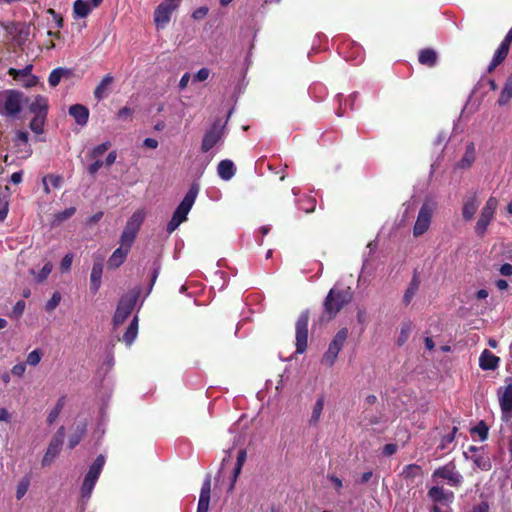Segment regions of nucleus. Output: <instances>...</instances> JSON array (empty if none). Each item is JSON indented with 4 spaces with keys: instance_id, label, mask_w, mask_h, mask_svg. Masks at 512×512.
<instances>
[{
    "instance_id": "14",
    "label": "nucleus",
    "mask_w": 512,
    "mask_h": 512,
    "mask_svg": "<svg viewBox=\"0 0 512 512\" xmlns=\"http://www.w3.org/2000/svg\"><path fill=\"white\" fill-rule=\"evenodd\" d=\"M65 437V427L61 426L55 435L52 437L45 455L42 458L41 465L43 467L49 466L54 459L59 455Z\"/></svg>"
},
{
    "instance_id": "57",
    "label": "nucleus",
    "mask_w": 512,
    "mask_h": 512,
    "mask_svg": "<svg viewBox=\"0 0 512 512\" xmlns=\"http://www.w3.org/2000/svg\"><path fill=\"white\" fill-rule=\"evenodd\" d=\"M210 71L208 68H201L194 76V80L203 82L209 77Z\"/></svg>"
},
{
    "instance_id": "54",
    "label": "nucleus",
    "mask_w": 512,
    "mask_h": 512,
    "mask_svg": "<svg viewBox=\"0 0 512 512\" xmlns=\"http://www.w3.org/2000/svg\"><path fill=\"white\" fill-rule=\"evenodd\" d=\"M457 431H458L457 427H453L452 431L442 438V443H441V446H440L441 449H444L446 444L452 443L454 441L455 434H456Z\"/></svg>"
},
{
    "instance_id": "18",
    "label": "nucleus",
    "mask_w": 512,
    "mask_h": 512,
    "mask_svg": "<svg viewBox=\"0 0 512 512\" xmlns=\"http://www.w3.org/2000/svg\"><path fill=\"white\" fill-rule=\"evenodd\" d=\"M69 115L75 119L78 125L84 126L89 119V109L82 104H74L69 108Z\"/></svg>"
},
{
    "instance_id": "25",
    "label": "nucleus",
    "mask_w": 512,
    "mask_h": 512,
    "mask_svg": "<svg viewBox=\"0 0 512 512\" xmlns=\"http://www.w3.org/2000/svg\"><path fill=\"white\" fill-rule=\"evenodd\" d=\"M87 432L86 423H79L76 425L74 432L71 434L68 440L69 449H74L82 440Z\"/></svg>"
},
{
    "instance_id": "47",
    "label": "nucleus",
    "mask_w": 512,
    "mask_h": 512,
    "mask_svg": "<svg viewBox=\"0 0 512 512\" xmlns=\"http://www.w3.org/2000/svg\"><path fill=\"white\" fill-rule=\"evenodd\" d=\"M210 493H211V475L208 474L203 481L199 497L210 499Z\"/></svg>"
},
{
    "instance_id": "8",
    "label": "nucleus",
    "mask_w": 512,
    "mask_h": 512,
    "mask_svg": "<svg viewBox=\"0 0 512 512\" xmlns=\"http://www.w3.org/2000/svg\"><path fill=\"white\" fill-rule=\"evenodd\" d=\"M143 221V215L141 212H135L131 218L127 221L126 226L121 235V246L122 248L130 251L132 244L135 241L137 233Z\"/></svg>"
},
{
    "instance_id": "36",
    "label": "nucleus",
    "mask_w": 512,
    "mask_h": 512,
    "mask_svg": "<svg viewBox=\"0 0 512 512\" xmlns=\"http://www.w3.org/2000/svg\"><path fill=\"white\" fill-rule=\"evenodd\" d=\"M76 212V208L75 207H69V208H66L65 210L63 211H60L56 214H54V219H53V222L52 224L53 225H59L61 224L62 222L68 220L69 218H71Z\"/></svg>"
},
{
    "instance_id": "62",
    "label": "nucleus",
    "mask_w": 512,
    "mask_h": 512,
    "mask_svg": "<svg viewBox=\"0 0 512 512\" xmlns=\"http://www.w3.org/2000/svg\"><path fill=\"white\" fill-rule=\"evenodd\" d=\"M242 468H243L242 466H239V465L235 464V467L233 469V475H232V479H231V484H230L229 490H233L234 489L235 483H236L239 475L241 474Z\"/></svg>"
},
{
    "instance_id": "44",
    "label": "nucleus",
    "mask_w": 512,
    "mask_h": 512,
    "mask_svg": "<svg viewBox=\"0 0 512 512\" xmlns=\"http://www.w3.org/2000/svg\"><path fill=\"white\" fill-rule=\"evenodd\" d=\"M110 147L111 143L109 141L99 144L92 149L90 152V157L97 159L98 157L102 156Z\"/></svg>"
},
{
    "instance_id": "30",
    "label": "nucleus",
    "mask_w": 512,
    "mask_h": 512,
    "mask_svg": "<svg viewBox=\"0 0 512 512\" xmlns=\"http://www.w3.org/2000/svg\"><path fill=\"white\" fill-rule=\"evenodd\" d=\"M29 140V134L27 131L19 130L16 132L14 144L15 146H24V153L25 156H31L32 154V148L30 144L28 143Z\"/></svg>"
},
{
    "instance_id": "16",
    "label": "nucleus",
    "mask_w": 512,
    "mask_h": 512,
    "mask_svg": "<svg viewBox=\"0 0 512 512\" xmlns=\"http://www.w3.org/2000/svg\"><path fill=\"white\" fill-rule=\"evenodd\" d=\"M103 0H76L73 5V12L77 17H87L93 8H97Z\"/></svg>"
},
{
    "instance_id": "59",
    "label": "nucleus",
    "mask_w": 512,
    "mask_h": 512,
    "mask_svg": "<svg viewBox=\"0 0 512 512\" xmlns=\"http://www.w3.org/2000/svg\"><path fill=\"white\" fill-rule=\"evenodd\" d=\"M8 214V202L5 198L0 197V221H3Z\"/></svg>"
},
{
    "instance_id": "41",
    "label": "nucleus",
    "mask_w": 512,
    "mask_h": 512,
    "mask_svg": "<svg viewBox=\"0 0 512 512\" xmlns=\"http://www.w3.org/2000/svg\"><path fill=\"white\" fill-rule=\"evenodd\" d=\"M29 486L30 480L27 477H24L19 481L16 489V498L18 500L22 499L25 496L29 489Z\"/></svg>"
},
{
    "instance_id": "6",
    "label": "nucleus",
    "mask_w": 512,
    "mask_h": 512,
    "mask_svg": "<svg viewBox=\"0 0 512 512\" xmlns=\"http://www.w3.org/2000/svg\"><path fill=\"white\" fill-rule=\"evenodd\" d=\"M505 387L498 389L497 395L501 409V420L512 427V377H507Z\"/></svg>"
},
{
    "instance_id": "48",
    "label": "nucleus",
    "mask_w": 512,
    "mask_h": 512,
    "mask_svg": "<svg viewBox=\"0 0 512 512\" xmlns=\"http://www.w3.org/2000/svg\"><path fill=\"white\" fill-rule=\"evenodd\" d=\"M61 295L59 292H54L52 297L47 301L45 309L48 312H52L60 303Z\"/></svg>"
},
{
    "instance_id": "35",
    "label": "nucleus",
    "mask_w": 512,
    "mask_h": 512,
    "mask_svg": "<svg viewBox=\"0 0 512 512\" xmlns=\"http://www.w3.org/2000/svg\"><path fill=\"white\" fill-rule=\"evenodd\" d=\"M422 468L417 464H409L406 465L403 469L402 475L405 479H415L416 477H420L422 475Z\"/></svg>"
},
{
    "instance_id": "11",
    "label": "nucleus",
    "mask_w": 512,
    "mask_h": 512,
    "mask_svg": "<svg viewBox=\"0 0 512 512\" xmlns=\"http://www.w3.org/2000/svg\"><path fill=\"white\" fill-rule=\"evenodd\" d=\"M433 212L434 203L425 201L418 212V216L413 227V235L415 237H419L427 232L431 224Z\"/></svg>"
},
{
    "instance_id": "22",
    "label": "nucleus",
    "mask_w": 512,
    "mask_h": 512,
    "mask_svg": "<svg viewBox=\"0 0 512 512\" xmlns=\"http://www.w3.org/2000/svg\"><path fill=\"white\" fill-rule=\"evenodd\" d=\"M479 202L477 200V196L474 194L468 197L462 207V216L466 221H470L474 218V215L478 209Z\"/></svg>"
},
{
    "instance_id": "63",
    "label": "nucleus",
    "mask_w": 512,
    "mask_h": 512,
    "mask_svg": "<svg viewBox=\"0 0 512 512\" xmlns=\"http://www.w3.org/2000/svg\"><path fill=\"white\" fill-rule=\"evenodd\" d=\"M398 446L394 443H388L383 447V454L385 456H391L396 453Z\"/></svg>"
},
{
    "instance_id": "17",
    "label": "nucleus",
    "mask_w": 512,
    "mask_h": 512,
    "mask_svg": "<svg viewBox=\"0 0 512 512\" xmlns=\"http://www.w3.org/2000/svg\"><path fill=\"white\" fill-rule=\"evenodd\" d=\"M500 362V358L491 351L485 349L479 357V366L483 370H495Z\"/></svg>"
},
{
    "instance_id": "38",
    "label": "nucleus",
    "mask_w": 512,
    "mask_h": 512,
    "mask_svg": "<svg viewBox=\"0 0 512 512\" xmlns=\"http://www.w3.org/2000/svg\"><path fill=\"white\" fill-rule=\"evenodd\" d=\"M316 208V200L313 197H305L299 202V209L305 213H312Z\"/></svg>"
},
{
    "instance_id": "43",
    "label": "nucleus",
    "mask_w": 512,
    "mask_h": 512,
    "mask_svg": "<svg viewBox=\"0 0 512 512\" xmlns=\"http://www.w3.org/2000/svg\"><path fill=\"white\" fill-rule=\"evenodd\" d=\"M61 71L62 67H58L50 72L48 77V83L51 87H56L60 83L61 79L63 78Z\"/></svg>"
},
{
    "instance_id": "50",
    "label": "nucleus",
    "mask_w": 512,
    "mask_h": 512,
    "mask_svg": "<svg viewBox=\"0 0 512 512\" xmlns=\"http://www.w3.org/2000/svg\"><path fill=\"white\" fill-rule=\"evenodd\" d=\"M72 262H73V255L71 253L66 254L60 263V270L62 272L70 271Z\"/></svg>"
},
{
    "instance_id": "34",
    "label": "nucleus",
    "mask_w": 512,
    "mask_h": 512,
    "mask_svg": "<svg viewBox=\"0 0 512 512\" xmlns=\"http://www.w3.org/2000/svg\"><path fill=\"white\" fill-rule=\"evenodd\" d=\"M472 460L477 468L482 471H489L492 468V463L487 455L479 454L472 457Z\"/></svg>"
},
{
    "instance_id": "45",
    "label": "nucleus",
    "mask_w": 512,
    "mask_h": 512,
    "mask_svg": "<svg viewBox=\"0 0 512 512\" xmlns=\"http://www.w3.org/2000/svg\"><path fill=\"white\" fill-rule=\"evenodd\" d=\"M134 114V109L124 106L116 114L117 119L123 120V121H130L132 120V116Z\"/></svg>"
},
{
    "instance_id": "4",
    "label": "nucleus",
    "mask_w": 512,
    "mask_h": 512,
    "mask_svg": "<svg viewBox=\"0 0 512 512\" xmlns=\"http://www.w3.org/2000/svg\"><path fill=\"white\" fill-rule=\"evenodd\" d=\"M140 296V289L135 288L123 295L117 305L113 322L115 326L121 325L130 316Z\"/></svg>"
},
{
    "instance_id": "29",
    "label": "nucleus",
    "mask_w": 512,
    "mask_h": 512,
    "mask_svg": "<svg viewBox=\"0 0 512 512\" xmlns=\"http://www.w3.org/2000/svg\"><path fill=\"white\" fill-rule=\"evenodd\" d=\"M114 78L111 74H106L100 83L96 86L94 90V97L100 101L106 96V90L108 86L113 82Z\"/></svg>"
},
{
    "instance_id": "61",
    "label": "nucleus",
    "mask_w": 512,
    "mask_h": 512,
    "mask_svg": "<svg viewBox=\"0 0 512 512\" xmlns=\"http://www.w3.org/2000/svg\"><path fill=\"white\" fill-rule=\"evenodd\" d=\"M47 179L54 188H59L63 181V178L61 176L55 174H50L46 176V180Z\"/></svg>"
},
{
    "instance_id": "21",
    "label": "nucleus",
    "mask_w": 512,
    "mask_h": 512,
    "mask_svg": "<svg viewBox=\"0 0 512 512\" xmlns=\"http://www.w3.org/2000/svg\"><path fill=\"white\" fill-rule=\"evenodd\" d=\"M418 61L421 65L432 68L437 64L438 54L432 48L421 49L418 53Z\"/></svg>"
},
{
    "instance_id": "64",
    "label": "nucleus",
    "mask_w": 512,
    "mask_h": 512,
    "mask_svg": "<svg viewBox=\"0 0 512 512\" xmlns=\"http://www.w3.org/2000/svg\"><path fill=\"white\" fill-rule=\"evenodd\" d=\"M469 512H489V505L487 502L482 501L481 503L474 505Z\"/></svg>"
},
{
    "instance_id": "37",
    "label": "nucleus",
    "mask_w": 512,
    "mask_h": 512,
    "mask_svg": "<svg viewBox=\"0 0 512 512\" xmlns=\"http://www.w3.org/2000/svg\"><path fill=\"white\" fill-rule=\"evenodd\" d=\"M64 405H65V397L62 396L57 400L55 407L49 412L48 417H47L48 424H52L55 422V420L60 415Z\"/></svg>"
},
{
    "instance_id": "42",
    "label": "nucleus",
    "mask_w": 512,
    "mask_h": 512,
    "mask_svg": "<svg viewBox=\"0 0 512 512\" xmlns=\"http://www.w3.org/2000/svg\"><path fill=\"white\" fill-rule=\"evenodd\" d=\"M43 356V352L40 349H35L27 355L26 364L30 366H37Z\"/></svg>"
},
{
    "instance_id": "49",
    "label": "nucleus",
    "mask_w": 512,
    "mask_h": 512,
    "mask_svg": "<svg viewBox=\"0 0 512 512\" xmlns=\"http://www.w3.org/2000/svg\"><path fill=\"white\" fill-rule=\"evenodd\" d=\"M52 271V264L50 262L46 263L43 268L40 270V272L37 274L36 279L38 282H43L47 279L49 274Z\"/></svg>"
},
{
    "instance_id": "58",
    "label": "nucleus",
    "mask_w": 512,
    "mask_h": 512,
    "mask_svg": "<svg viewBox=\"0 0 512 512\" xmlns=\"http://www.w3.org/2000/svg\"><path fill=\"white\" fill-rule=\"evenodd\" d=\"M182 222L172 215V218L167 223L166 231L171 234L174 232Z\"/></svg>"
},
{
    "instance_id": "12",
    "label": "nucleus",
    "mask_w": 512,
    "mask_h": 512,
    "mask_svg": "<svg viewBox=\"0 0 512 512\" xmlns=\"http://www.w3.org/2000/svg\"><path fill=\"white\" fill-rule=\"evenodd\" d=\"M224 128L225 125L221 124L220 119H217L213 122L202 139L201 151L203 153L209 152L216 144L222 140L224 135Z\"/></svg>"
},
{
    "instance_id": "2",
    "label": "nucleus",
    "mask_w": 512,
    "mask_h": 512,
    "mask_svg": "<svg viewBox=\"0 0 512 512\" xmlns=\"http://www.w3.org/2000/svg\"><path fill=\"white\" fill-rule=\"evenodd\" d=\"M28 98L24 93L14 89L0 92V115L6 118H17Z\"/></svg>"
},
{
    "instance_id": "51",
    "label": "nucleus",
    "mask_w": 512,
    "mask_h": 512,
    "mask_svg": "<svg viewBox=\"0 0 512 512\" xmlns=\"http://www.w3.org/2000/svg\"><path fill=\"white\" fill-rule=\"evenodd\" d=\"M410 331H411V327L409 324H406L401 328L400 336L398 338L399 345H402L407 341Z\"/></svg>"
},
{
    "instance_id": "26",
    "label": "nucleus",
    "mask_w": 512,
    "mask_h": 512,
    "mask_svg": "<svg viewBox=\"0 0 512 512\" xmlns=\"http://www.w3.org/2000/svg\"><path fill=\"white\" fill-rule=\"evenodd\" d=\"M420 286V279L417 273H414L408 288L406 289L404 296H403V303L405 306L409 305L415 296L416 292L418 291Z\"/></svg>"
},
{
    "instance_id": "19",
    "label": "nucleus",
    "mask_w": 512,
    "mask_h": 512,
    "mask_svg": "<svg viewBox=\"0 0 512 512\" xmlns=\"http://www.w3.org/2000/svg\"><path fill=\"white\" fill-rule=\"evenodd\" d=\"M494 219V214L482 208L480 217L475 226V233L478 237H483L491 221Z\"/></svg>"
},
{
    "instance_id": "27",
    "label": "nucleus",
    "mask_w": 512,
    "mask_h": 512,
    "mask_svg": "<svg viewBox=\"0 0 512 512\" xmlns=\"http://www.w3.org/2000/svg\"><path fill=\"white\" fill-rule=\"evenodd\" d=\"M512 98V73L507 77L500 96L497 100L499 106L507 105Z\"/></svg>"
},
{
    "instance_id": "15",
    "label": "nucleus",
    "mask_w": 512,
    "mask_h": 512,
    "mask_svg": "<svg viewBox=\"0 0 512 512\" xmlns=\"http://www.w3.org/2000/svg\"><path fill=\"white\" fill-rule=\"evenodd\" d=\"M198 190L199 189L197 185H191L183 200L174 211L173 216L176 217L181 222L186 221L187 215L196 200Z\"/></svg>"
},
{
    "instance_id": "33",
    "label": "nucleus",
    "mask_w": 512,
    "mask_h": 512,
    "mask_svg": "<svg viewBox=\"0 0 512 512\" xmlns=\"http://www.w3.org/2000/svg\"><path fill=\"white\" fill-rule=\"evenodd\" d=\"M475 160L474 145L473 143L467 146L466 152L459 162V167L462 169L469 168Z\"/></svg>"
},
{
    "instance_id": "28",
    "label": "nucleus",
    "mask_w": 512,
    "mask_h": 512,
    "mask_svg": "<svg viewBox=\"0 0 512 512\" xmlns=\"http://www.w3.org/2000/svg\"><path fill=\"white\" fill-rule=\"evenodd\" d=\"M129 251L122 248V247H119L117 248L113 253L112 255L110 256L109 260H108V265L109 267L111 268H118L120 267L124 261L126 260V257L128 255Z\"/></svg>"
},
{
    "instance_id": "1",
    "label": "nucleus",
    "mask_w": 512,
    "mask_h": 512,
    "mask_svg": "<svg viewBox=\"0 0 512 512\" xmlns=\"http://www.w3.org/2000/svg\"><path fill=\"white\" fill-rule=\"evenodd\" d=\"M353 300V292L350 287H333L329 290L323 302V313L320 321L329 322Z\"/></svg>"
},
{
    "instance_id": "40",
    "label": "nucleus",
    "mask_w": 512,
    "mask_h": 512,
    "mask_svg": "<svg viewBox=\"0 0 512 512\" xmlns=\"http://www.w3.org/2000/svg\"><path fill=\"white\" fill-rule=\"evenodd\" d=\"M471 431L476 433L481 441H485L488 438L489 428L484 421H480Z\"/></svg>"
},
{
    "instance_id": "56",
    "label": "nucleus",
    "mask_w": 512,
    "mask_h": 512,
    "mask_svg": "<svg viewBox=\"0 0 512 512\" xmlns=\"http://www.w3.org/2000/svg\"><path fill=\"white\" fill-rule=\"evenodd\" d=\"M103 165L104 162L97 159L87 167V171L90 175H95Z\"/></svg>"
},
{
    "instance_id": "7",
    "label": "nucleus",
    "mask_w": 512,
    "mask_h": 512,
    "mask_svg": "<svg viewBox=\"0 0 512 512\" xmlns=\"http://www.w3.org/2000/svg\"><path fill=\"white\" fill-rule=\"evenodd\" d=\"M105 464V457L103 455H98L92 465L89 467L87 474L82 483L81 494L82 497H90L95 484L100 476L102 468Z\"/></svg>"
},
{
    "instance_id": "39",
    "label": "nucleus",
    "mask_w": 512,
    "mask_h": 512,
    "mask_svg": "<svg viewBox=\"0 0 512 512\" xmlns=\"http://www.w3.org/2000/svg\"><path fill=\"white\" fill-rule=\"evenodd\" d=\"M509 50L510 45L505 42H501V44L495 51L493 58L502 63L508 56Z\"/></svg>"
},
{
    "instance_id": "9",
    "label": "nucleus",
    "mask_w": 512,
    "mask_h": 512,
    "mask_svg": "<svg viewBox=\"0 0 512 512\" xmlns=\"http://www.w3.org/2000/svg\"><path fill=\"white\" fill-rule=\"evenodd\" d=\"M309 318V310H304L300 313L295 324L296 353L298 354L304 353L307 349Z\"/></svg>"
},
{
    "instance_id": "13",
    "label": "nucleus",
    "mask_w": 512,
    "mask_h": 512,
    "mask_svg": "<svg viewBox=\"0 0 512 512\" xmlns=\"http://www.w3.org/2000/svg\"><path fill=\"white\" fill-rule=\"evenodd\" d=\"M432 477L447 480L452 487H459L463 482V476L457 471L453 461L434 470Z\"/></svg>"
},
{
    "instance_id": "20",
    "label": "nucleus",
    "mask_w": 512,
    "mask_h": 512,
    "mask_svg": "<svg viewBox=\"0 0 512 512\" xmlns=\"http://www.w3.org/2000/svg\"><path fill=\"white\" fill-rule=\"evenodd\" d=\"M103 273V264L101 261H96L93 264L90 274V290L93 294L97 293L101 286V277Z\"/></svg>"
},
{
    "instance_id": "52",
    "label": "nucleus",
    "mask_w": 512,
    "mask_h": 512,
    "mask_svg": "<svg viewBox=\"0 0 512 512\" xmlns=\"http://www.w3.org/2000/svg\"><path fill=\"white\" fill-rule=\"evenodd\" d=\"M208 11H209V9L206 6L199 7L193 11L192 18L194 20H201L207 16Z\"/></svg>"
},
{
    "instance_id": "23",
    "label": "nucleus",
    "mask_w": 512,
    "mask_h": 512,
    "mask_svg": "<svg viewBox=\"0 0 512 512\" xmlns=\"http://www.w3.org/2000/svg\"><path fill=\"white\" fill-rule=\"evenodd\" d=\"M217 172L221 179L228 181L235 175L236 167L231 160L224 159L219 162Z\"/></svg>"
},
{
    "instance_id": "31",
    "label": "nucleus",
    "mask_w": 512,
    "mask_h": 512,
    "mask_svg": "<svg viewBox=\"0 0 512 512\" xmlns=\"http://www.w3.org/2000/svg\"><path fill=\"white\" fill-rule=\"evenodd\" d=\"M138 334V317L135 316L129 326L127 327L125 333L123 334V342H125L128 346H130Z\"/></svg>"
},
{
    "instance_id": "55",
    "label": "nucleus",
    "mask_w": 512,
    "mask_h": 512,
    "mask_svg": "<svg viewBox=\"0 0 512 512\" xmlns=\"http://www.w3.org/2000/svg\"><path fill=\"white\" fill-rule=\"evenodd\" d=\"M26 371V363H18L14 365L11 369V372L14 376L22 377Z\"/></svg>"
},
{
    "instance_id": "32",
    "label": "nucleus",
    "mask_w": 512,
    "mask_h": 512,
    "mask_svg": "<svg viewBox=\"0 0 512 512\" xmlns=\"http://www.w3.org/2000/svg\"><path fill=\"white\" fill-rule=\"evenodd\" d=\"M324 409V396H320L312 410V414L309 420L310 425H317L320 420L321 414Z\"/></svg>"
},
{
    "instance_id": "10",
    "label": "nucleus",
    "mask_w": 512,
    "mask_h": 512,
    "mask_svg": "<svg viewBox=\"0 0 512 512\" xmlns=\"http://www.w3.org/2000/svg\"><path fill=\"white\" fill-rule=\"evenodd\" d=\"M181 0H164L154 11V22L157 28L164 29L171 20L172 13L179 7Z\"/></svg>"
},
{
    "instance_id": "3",
    "label": "nucleus",
    "mask_w": 512,
    "mask_h": 512,
    "mask_svg": "<svg viewBox=\"0 0 512 512\" xmlns=\"http://www.w3.org/2000/svg\"><path fill=\"white\" fill-rule=\"evenodd\" d=\"M28 110L33 114L29 127L36 134L44 132V125L48 115V98L43 95H36L31 100L28 98Z\"/></svg>"
},
{
    "instance_id": "5",
    "label": "nucleus",
    "mask_w": 512,
    "mask_h": 512,
    "mask_svg": "<svg viewBox=\"0 0 512 512\" xmlns=\"http://www.w3.org/2000/svg\"><path fill=\"white\" fill-rule=\"evenodd\" d=\"M349 331L347 328H341L331 340L327 351L322 357V363L328 367H332L340 351L343 349L345 342L348 338Z\"/></svg>"
},
{
    "instance_id": "46",
    "label": "nucleus",
    "mask_w": 512,
    "mask_h": 512,
    "mask_svg": "<svg viewBox=\"0 0 512 512\" xmlns=\"http://www.w3.org/2000/svg\"><path fill=\"white\" fill-rule=\"evenodd\" d=\"M31 70H32V65H28L24 69H21V70H17L15 68H10L8 71V74L17 80L19 77H26V76L30 75Z\"/></svg>"
},
{
    "instance_id": "53",
    "label": "nucleus",
    "mask_w": 512,
    "mask_h": 512,
    "mask_svg": "<svg viewBox=\"0 0 512 512\" xmlns=\"http://www.w3.org/2000/svg\"><path fill=\"white\" fill-rule=\"evenodd\" d=\"M497 206H498L497 198L491 196V197L488 198V200L486 201V203H485L483 208L485 210H488V211L492 212L493 214H495Z\"/></svg>"
},
{
    "instance_id": "60",
    "label": "nucleus",
    "mask_w": 512,
    "mask_h": 512,
    "mask_svg": "<svg viewBox=\"0 0 512 512\" xmlns=\"http://www.w3.org/2000/svg\"><path fill=\"white\" fill-rule=\"evenodd\" d=\"M210 499L199 497L198 507L196 512H208Z\"/></svg>"
},
{
    "instance_id": "24",
    "label": "nucleus",
    "mask_w": 512,
    "mask_h": 512,
    "mask_svg": "<svg viewBox=\"0 0 512 512\" xmlns=\"http://www.w3.org/2000/svg\"><path fill=\"white\" fill-rule=\"evenodd\" d=\"M428 496L431 498L435 503H444V502H450L454 498L453 492H445L443 488L434 486L429 489Z\"/></svg>"
}]
</instances>
